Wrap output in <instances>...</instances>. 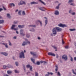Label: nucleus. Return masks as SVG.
I'll list each match as a JSON object with an SVG mask.
<instances>
[{"label":"nucleus","mask_w":76,"mask_h":76,"mask_svg":"<svg viewBox=\"0 0 76 76\" xmlns=\"http://www.w3.org/2000/svg\"><path fill=\"white\" fill-rule=\"evenodd\" d=\"M20 58H25V55L24 54V53L22 51L20 53Z\"/></svg>","instance_id":"f257e3e1"},{"label":"nucleus","mask_w":76,"mask_h":76,"mask_svg":"<svg viewBox=\"0 0 76 76\" xmlns=\"http://www.w3.org/2000/svg\"><path fill=\"white\" fill-rule=\"evenodd\" d=\"M58 26L59 27H61L62 28H64V27H67V25L65 24H63L61 23L58 24Z\"/></svg>","instance_id":"f03ea898"},{"label":"nucleus","mask_w":76,"mask_h":76,"mask_svg":"<svg viewBox=\"0 0 76 76\" xmlns=\"http://www.w3.org/2000/svg\"><path fill=\"white\" fill-rule=\"evenodd\" d=\"M52 33L53 34V35H56V34H57V31H56V28H53L52 30Z\"/></svg>","instance_id":"7ed1b4c3"},{"label":"nucleus","mask_w":76,"mask_h":76,"mask_svg":"<svg viewBox=\"0 0 76 76\" xmlns=\"http://www.w3.org/2000/svg\"><path fill=\"white\" fill-rule=\"evenodd\" d=\"M26 67H27V68H30V71H32V66H31V65H29V64H28L27 65H26Z\"/></svg>","instance_id":"20e7f679"},{"label":"nucleus","mask_w":76,"mask_h":76,"mask_svg":"<svg viewBox=\"0 0 76 76\" xmlns=\"http://www.w3.org/2000/svg\"><path fill=\"white\" fill-rule=\"evenodd\" d=\"M20 5H23V4L25 5L26 4V3L24 1H20Z\"/></svg>","instance_id":"39448f33"},{"label":"nucleus","mask_w":76,"mask_h":76,"mask_svg":"<svg viewBox=\"0 0 76 76\" xmlns=\"http://www.w3.org/2000/svg\"><path fill=\"white\" fill-rule=\"evenodd\" d=\"M56 28L58 32H60V31L62 30V29H61V28H60L57 27H56Z\"/></svg>","instance_id":"423d86ee"},{"label":"nucleus","mask_w":76,"mask_h":76,"mask_svg":"<svg viewBox=\"0 0 76 76\" xmlns=\"http://www.w3.org/2000/svg\"><path fill=\"white\" fill-rule=\"evenodd\" d=\"M48 55H49V56H54V57H55V56H56V55H55V54L51 52L48 53Z\"/></svg>","instance_id":"0eeeda50"},{"label":"nucleus","mask_w":76,"mask_h":76,"mask_svg":"<svg viewBox=\"0 0 76 76\" xmlns=\"http://www.w3.org/2000/svg\"><path fill=\"white\" fill-rule=\"evenodd\" d=\"M30 54L33 56H36L37 54L35 53V52H30Z\"/></svg>","instance_id":"6e6552de"},{"label":"nucleus","mask_w":76,"mask_h":76,"mask_svg":"<svg viewBox=\"0 0 76 76\" xmlns=\"http://www.w3.org/2000/svg\"><path fill=\"white\" fill-rule=\"evenodd\" d=\"M31 4H38V2H35V1H32L30 3Z\"/></svg>","instance_id":"1a4fd4ad"},{"label":"nucleus","mask_w":76,"mask_h":76,"mask_svg":"<svg viewBox=\"0 0 76 76\" xmlns=\"http://www.w3.org/2000/svg\"><path fill=\"white\" fill-rule=\"evenodd\" d=\"M24 26H25V25H19L18 26V28H20V29H21V28H23Z\"/></svg>","instance_id":"9d476101"},{"label":"nucleus","mask_w":76,"mask_h":76,"mask_svg":"<svg viewBox=\"0 0 76 76\" xmlns=\"http://www.w3.org/2000/svg\"><path fill=\"white\" fill-rule=\"evenodd\" d=\"M9 6L10 7H12V6L15 7V5L13 3H12L10 4Z\"/></svg>","instance_id":"9b49d317"},{"label":"nucleus","mask_w":76,"mask_h":76,"mask_svg":"<svg viewBox=\"0 0 76 76\" xmlns=\"http://www.w3.org/2000/svg\"><path fill=\"white\" fill-rule=\"evenodd\" d=\"M7 67L8 68H13V66L11 65H10L9 64H8L7 65Z\"/></svg>","instance_id":"f8f14e48"},{"label":"nucleus","mask_w":76,"mask_h":76,"mask_svg":"<svg viewBox=\"0 0 76 76\" xmlns=\"http://www.w3.org/2000/svg\"><path fill=\"white\" fill-rule=\"evenodd\" d=\"M26 45H27V44H26V42H23L22 44V46H25Z\"/></svg>","instance_id":"ddd939ff"},{"label":"nucleus","mask_w":76,"mask_h":76,"mask_svg":"<svg viewBox=\"0 0 76 76\" xmlns=\"http://www.w3.org/2000/svg\"><path fill=\"white\" fill-rule=\"evenodd\" d=\"M54 14L55 15H59V12L58 11H56L55 12Z\"/></svg>","instance_id":"4468645a"},{"label":"nucleus","mask_w":76,"mask_h":76,"mask_svg":"<svg viewBox=\"0 0 76 76\" xmlns=\"http://www.w3.org/2000/svg\"><path fill=\"white\" fill-rule=\"evenodd\" d=\"M7 17L9 18V19H10L12 18V16H10V14L8 13L7 14Z\"/></svg>","instance_id":"2eb2a0df"},{"label":"nucleus","mask_w":76,"mask_h":76,"mask_svg":"<svg viewBox=\"0 0 76 76\" xmlns=\"http://www.w3.org/2000/svg\"><path fill=\"white\" fill-rule=\"evenodd\" d=\"M28 27L29 28H30V27H33L34 28H36V25H29L28 26Z\"/></svg>","instance_id":"dca6fc26"},{"label":"nucleus","mask_w":76,"mask_h":76,"mask_svg":"<svg viewBox=\"0 0 76 76\" xmlns=\"http://www.w3.org/2000/svg\"><path fill=\"white\" fill-rule=\"evenodd\" d=\"M31 60L33 62V63L34 64H35V59H33V58H31Z\"/></svg>","instance_id":"f3484780"},{"label":"nucleus","mask_w":76,"mask_h":76,"mask_svg":"<svg viewBox=\"0 0 76 76\" xmlns=\"http://www.w3.org/2000/svg\"><path fill=\"white\" fill-rule=\"evenodd\" d=\"M7 73L8 75H10V74L12 73V71L10 70H8L7 71Z\"/></svg>","instance_id":"a211bd4d"},{"label":"nucleus","mask_w":76,"mask_h":76,"mask_svg":"<svg viewBox=\"0 0 76 76\" xmlns=\"http://www.w3.org/2000/svg\"><path fill=\"white\" fill-rule=\"evenodd\" d=\"M56 68L55 69V71H56V73H57V71L58 70V66L57 65H56Z\"/></svg>","instance_id":"6ab92c4d"},{"label":"nucleus","mask_w":76,"mask_h":76,"mask_svg":"<svg viewBox=\"0 0 76 76\" xmlns=\"http://www.w3.org/2000/svg\"><path fill=\"white\" fill-rule=\"evenodd\" d=\"M4 20H0V24L4 23Z\"/></svg>","instance_id":"aec40b11"},{"label":"nucleus","mask_w":76,"mask_h":76,"mask_svg":"<svg viewBox=\"0 0 76 76\" xmlns=\"http://www.w3.org/2000/svg\"><path fill=\"white\" fill-rule=\"evenodd\" d=\"M23 69L24 70V71L25 72H26V69L25 68V65L23 64Z\"/></svg>","instance_id":"412c9836"},{"label":"nucleus","mask_w":76,"mask_h":76,"mask_svg":"<svg viewBox=\"0 0 76 76\" xmlns=\"http://www.w3.org/2000/svg\"><path fill=\"white\" fill-rule=\"evenodd\" d=\"M38 9L39 10H42V11H45V10H43V8L42 7H39Z\"/></svg>","instance_id":"4be33fe9"},{"label":"nucleus","mask_w":76,"mask_h":76,"mask_svg":"<svg viewBox=\"0 0 76 76\" xmlns=\"http://www.w3.org/2000/svg\"><path fill=\"white\" fill-rule=\"evenodd\" d=\"M16 26V25H12V26L11 27V29H14V28Z\"/></svg>","instance_id":"5701e85b"},{"label":"nucleus","mask_w":76,"mask_h":76,"mask_svg":"<svg viewBox=\"0 0 76 76\" xmlns=\"http://www.w3.org/2000/svg\"><path fill=\"white\" fill-rule=\"evenodd\" d=\"M22 33H23V30L21 29L20 30V34Z\"/></svg>","instance_id":"b1692460"},{"label":"nucleus","mask_w":76,"mask_h":76,"mask_svg":"<svg viewBox=\"0 0 76 76\" xmlns=\"http://www.w3.org/2000/svg\"><path fill=\"white\" fill-rule=\"evenodd\" d=\"M45 26L47 25V24L48 23V20H47V19L45 20Z\"/></svg>","instance_id":"393cba45"},{"label":"nucleus","mask_w":76,"mask_h":76,"mask_svg":"<svg viewBox=\"0 0 76 76\" xmlns=\"http://www.w3.org/2000/svg\"><path fill=\"white\" fill-rule=\"evenodd\" d=\"M15 73H19V71L17 70H15Z\"/></svg>","instance_id":"a878e982"},{"label":"nucleus","mask_w":76,"mask_h":76,"mask_svg":"<svg viewBox=\"0 0 76 76\" xmlns=\"http://www.w3.org/2000/svg\"><path fill=\"white\" fill-rule=\"evenodd\" d=\"M39 1H40L41 3L42 4H43L44 5H45V3L44 2L42 1H41V0H39Z\"/></svg>","instance_id":"bb28decb"},{"label":"nucleus","mask_w":76,"mask_h":76,"mask_svg":"<svg viewBox=\"0 0 76 76\" xmlns=\"http://www.w3.org/2000/svg\"><path fill=\"white\" fill-rule=\"evenodd\" d=\"M35 76H39L38 73L37 72H35Z\"/></svg>","instance_id":"cd10ccee"},{"label":"nucleus","mask_w":76,"mask_h":76,"mask_svg":"<svg viewBox=\"0 0 76 76\" xmlns=\"http://www.w3.org/2000/svg\"><path fill=\"white\" fill-rule=\"evenodd\" d=\"M3 68L4 69H7V66L6 65H4L3 66Z\"/></svg>","instance_id":"c85d7f7f"},{"label":"nucleus","mask_w":76,"mask_h":76,"mask_svg":"<svg viewBox=\"0 0 76 76\" xmlns=\"http://www.w3.org/2000/svg\"><path fill=\"white\" fill-rule=\"evenodd\" d=\"M30 31H31V32H35V30L34 28H32L31 30H29Z\"/></svg>","instance_id":"c756f323"},{"label":"nucleus","mask_w":76,"mask_h":76,"mask_svg":"<svg viewBox=\"0 0 76 76\" xmlns=\"http://www.w3.org/2000/svg\"><path fill=\"white\" fill-rule=\"evenodd\" d=\"M60 4H59L58 6H57L56 7V8L57 9H59V7H60Z\"/></svg>","instance_id":"7c9ffc66"},{"label":"nucleus","mask_w":76,"mask_h":76,"mask_svg":"<svg viewBox=\"0 0 76 76\" xmlns=\"http://www.w3.org/2000/svg\"><path fill=\"white\" fill-rule=\"evenodd\" d=\"M69 31H76V29L75 28L70 29H69Z\"/></svg>","instance_id":"2f4dec72"},{"label":"nucleus","mask_w":76,"mask_h":76,"mask_svg":"<svg viewBox=\"0 0 76 76\" xmlns=\"http://www.w3.org/2000/svg\"><path fill=\"white\" fill-rule=\"evenodd\" d=\"M18 22H19L18 21H14L13 24H18Z\"/></svg>","instance_id":"473e14b6"},{"label":"nucleus","mask_w":76,"mask_h":76,"mask_svg":"<svg viewBox=\"0 0 76 76\" xmlns=\"http://www.w3.org/2000/svg\"><path fill=\"white\" fill-rule=\"evenodd\" d=\"M38 22L39 23H40V26H42V22L40 20H38Z\"/></svg>","instance_id":"72a5a7b5"},{"label":"nucleus","mask_w":76,"mask_h":76,"mask_svg":"<svg viewBox=\"0 0 76 76\" xmlns=\"http://www.w3.org/2000/svg\"><path fill=\"white\" fill-rule=\"evenodd\" d=\"M20 35H22V36H23V37H24V36L25 35V33H23L20 34Z\"/></svg>","instance_id":"f704fd0d"},{"label":"nucleus","mask_w":76,"mask_h":76,"mask_svg":"<svg viewBox=\"0 0 76 76\" xmlns=\"http://www.w3.org/2000/svg\"><path fill=\"white\" fill-rule=\"evenodd\" d=\"M18 14L19 15H21V10L19 11L18 12Z\"/></svg>","instance_id":"c9c22d12"},{"label":"nucleus","mask_w":76,"mask_h":76,"mask_svg":"<svg viewBox=\"0 0 76 76\" xmlns=\"http://www.w3.org/2000/svg\"><path fill=\"white\" fill-rule=\"evenodd\" d=\"M4 55V56H8V53H6L5 52Z\"/></svg>","instance_id":"e433bc0d"},{"label":"nucleus","mask_w":76,"mask_h":76,"mask_svg":"<svg viewBox=\"0 0 76 76\" xmlns=\"http://www.w3.org/2000/svg\"><path fill=\"white\" fill-rule=\"evenodd\" d=\"M69 13H72L73 11L72 10H69Z\"/></svg>","instance_id":"4c0bfd02"},{"label":"nucleus","mask_w":76,"mask_h":76,"mask_svg":"<svg viewBox=\"0 0 76 76\" xmlns=\"http://www.w3.org/2000/svg\"><path fill=\"white\" fill-rule=\"evenodd\" d=\"M15 64L16 66H18V62H15Z\"/></svg>","instance_id":"58836bf2"},{"label":"nucleus","mask_w":76,"mask_h":76,"mask_svg":"<svg viewBox=\"0 0 76 76\" xmlns=\"http://www.w3.org/2000/svg\"><path fill=\"white\" fill-rule=\"evenodd\" d=\"M36 64L37 65H39V64H40V62L39 61H37L36 63Z\"/></svg>","instance_id":"ea45409f"},{"label":"nucleus","mask_w":76,"mask_h":76,"mask_svg":"<svg viewBox=\"0 0 76 76\" xmlns=\"http://www.w3.org/2000/svg\"><path fill=\"white\" fill-rule=\"evenodd\" d=\"M26 37H27V38H29V37H30V35H29V34H27Z\"/></svg>","instance_id":"a19ab883"},{"label":"nucleus","mask_w":76,"mask_h":76,"mask_svg":"<svg viewBox=\"0 0 76 76\" xmlns=\"http://www.w3.org/2000/svg\"><path fill=\"white\" fill-rule=\"evenodd\" d=\"M63 59H64V60H67V56H66V57H64V58H62Z\"/></svg>","instance_id":"79ce46f5"},{"label":"nucleus","mask_w":76,"mask_h":76,"mask_svg":"<svg viewBox=\"0 0 76 76\" xmlns=\"http://www.w3.org/2000/svg\"><path fill=\"white\" fill-rule=\"evenodd\" d=\"M49 75H50V72H48V74H46L45 76H49Z\"/></svg>","instance_id":"37998d69"},{"label":"nucleus","mask_w":76,"mask_h":76,"mask_svg":"<svg viewBox=\"0 0 76 76\" xmlns=\"http://www.w3.org/2000/svg\"><path fill=\"white\" fill-rule=\"evenodd\" d=\"M67 57V56L66 55H64L63 56H62V58H64V57Z\"/></svg>","instance_id":"c03bdc74"},{"label":"nucleus","mask_w":76,"mask_h":76,"mask_svg":"<svg viewBox=\"0 0 76 76\" xmlns=\"http://www.w3.org/2000/svg\"><path fill=\"white\" fill-rule=\"evenodd\" d=\"M22 14L23 15H25V11H23Z\"/></svg>","instance_id":"a18cd8bd"},{"label":"nucleus","mask_w":76,"mask_h":76,"mask_svg":"<svg viewBox=\"0 0 76 76\" xmlns=\"http://www.w3.org/2000/svg\"><path fill=\"white\" fill-rule=\"evenodd\" d=\"M73 0H69V3H72Z\"/></svg>","instance_id":"49530a36"},{"label":"nucleus","mask_w":76,"mask_h":76,"mask_svg":"<svg viewBox=\"0 0 76 76\" xmlns=\"http://www.w3.org/2000/svg\"><path fill=\"white\" fill-rule=\"evenodd\" d=\"M70 5H71V6H75V4H74L73 3L71 4H70Z\"/></svg>","instance_id":"de8ad7c7"},{"label":"nucleus","mask_w":76,"mask_h":76,"mask_svg":"<svg viewBox=\"0 0 76 76\" xmlns=\"http://www.w3.org/2000/svg\"><path fill=\"white\" fill-rule=\"evenodd\" d=\"M65 48L66 49H68L69 48V46H66L65 47Z\"/></svg>","instance_id":"09e8293b"},{"label":"nucleus","mask_w":76,"mask_h":76,"mask_svg":"<svg viewBox=\"0 0 76 76\" xmlns=\"http://www.w3.org/2000/svg\"><path fill=\"white\" fill-rule=\"evenodd\" d=\"M9 45H10V46L12 45V43H11V42H10V41H9Z\"/></svg>","instance_id":"8fccbe9b"},{"label":"nucleus","mask_w":76,"mask_h":76,"mask_svg":"<svg viewBox=\"0 0 76 76\" xmlns=\"http://www.w3.org/2000/svg\"><path fill=\"white\" fill-rule=\"evenodd\" d=\"M70 60L71 61H73V58H72V57H71Z\"/></svg>","instance_id":"3c124183"},{"label":"nucleus","mask_w":76,"mask_h":76,"mask_svg":"<svg viewBox=\"0 0 76 76\" xmlns=\"http://www.w3.org/2000/svg\"><path fill=\"white\" fill-rule=\"evenodd\" d=\"M44 64H47V62H46L45 61H44Z\"/></svg>","instance_id":"603ef678"},{"label":"nucleus","mask_w":76,"mask_h":76,"mask_svg":"<svg viewBox=\"0 0 76 76\" xmlns=\"http://www.w3.org/2000/svg\"><path fill=\"white\" fill-rule=\"evenodd\" d=\"M3 9H4V10H6V8L5 7H4V6H3L2 7Z\"/></svg>","instance_id":"864d4df0"},{"label":"nucleus","mask_w":76,"mask_h":76,"mask_svg":"<svg viewBox=\"0 0 76 76\" xmlns=\"http://www.w3.org/2000/svg\"><path fill=\"white\" fill-rule=\"evenodd\" d=\"M36 23L37 25H38L39 24V22L38 21V20L36 21Z\"/></svg>","instance_id":"5fc2aeb1"},{"label":"nucleus","mask_w":76,"mask_h":76,"mask_svg":"<svg viewBox=\"0 0 76 76\" xmlns=\"http://www.w3.org/2000/svg\"><path fill=\"white\" fill-rule=\"evenodd\" d=\"M5 47L7 48H8V46L7 45V44H6V45H5Z\"/></svg>","instance_id":"6e6d98bb"},{"label":"nucleus","mask_w":76,"mask_h":76,"mask_svg":"<svg viewBox=\"0 0 76 76\" xmlns=\"http://www.w3.org/2000/svg\"><path fill=\"white\" fill-rule=\"evenodd\" d=\"M27 43H28V44H30V42L28 41L27 42H26V44H27Z\"/></svg>","instance_id":"4d7b16f0"},{"label":"nucleus","mask_w":76,"mask_h":76,"mask_svg":"<svg viewBox=\"0 0 76 76\" xmlns=\"http://www.w3.org/2000/svg\"><path fill=\"white\" fill-rule=\"evenodd\" d=\"M71 15H75V12H73L72 13H71Z\"/></svg>","instance_id":"13d9d810"},{"label":"nucleus","mask_w":76,"mask_h":76,"mask_svg":"<svg viewBox=\"0 0 76 76\" xmlns=\"http://www.w3.org/2000/svg\"><path fill=\"white\" fill-rule=\"evenodd\" d=\"M4 53H5V52H1V54H3V55H4Z\"/></svg>","instance_id":"bf43d9fd"},{"label":"nucleus","mask_w":76,"mask_h":76,"mask_svg":"<svg viewBox=\"0 0 76 76\" xmlns=\"http://www.w3.org/2000/svg\"><path fill=\"white\" fill-rule=\"evenodd\" d=\"M52 47H53V48H54V49H57V48L54 46H52Z\"/></svg>","instance_id":"052dcab7"},{"label":"nucleus","mask_w":76,"mask_h":76,"mask_svg":"<svg viewBox=\"0 0 76 76\" xmlns=\"http://www.w3.org/2000/svg\"><path fill=\"white\" fill-rule=\"evenodd\" d=\"M0 38H4V36H3L0 35Z\"/></svg>","instance_id":"680f3d73"},{"label":"nucleus","mask_w":76,"mask_h":76,"mask_svg":"<svg viewBox=\"0 0 76 76\" xmlns=\"http://www.w3.org/2000/svg\"><path fill=\"white\" fill-rule=\"evenodd\" d=\"M2 10H3V9L2 8H0V12H1V11H2Z\"/></svg>","instance_id":"e2e57ef3"},{"label":"nucleus","mask_w":76,"mask_h":76,"mask_svg":"<svg viewBox=\"0 0 76 76\" xmlns=\"http://www.w3.org/2000/svg\"><path fill=\"white\" fill-rule=\"evenodd\" d=\"M68 76H72V75H71V73H70V72L69 73Z\"/></svg>","instance_id":"0e129e2a"},{"label":"nucleus","mask_w":76,"mask_h":76,"mask_svg":"<svg viewBox=\"0 0 76 76\" xmlns=\"http://www.w3.org/2000/svg\"><path fill=\"white\" fill-rule=\"evenodd\" d=\"M62 43L63 44H64V42L63 41V39L62 40Z\"/></svg>","instance_id":"69168bd1"},{"label":"nucleus","mask_w":76,"mask_h":76,"mask_svg":"<svg viewBox=\"0 0 76 76\" xmlns=\"http://www.w3.org/2000/svg\"><path fill=\"white\" fill-rule=\"evenodd\" d=\"M74 60L75 61H76V57H74Z\"/></svg>","instance_id":"338daca9"},{"label":"nucleus","mask_w":76,"mask_h":76,"mask_svg":"<svg viewBox=\"0 0 76 76\" xmlns=\"http://www.w3.org/2000/svg\"><path fill=\"white\" fill-rule=\"evenodd\" d=\"M4 76H10L8 75L7 74H6L5 75H4Z\"/></svg>","instance_id":"774afa93"}]
</instances>
